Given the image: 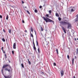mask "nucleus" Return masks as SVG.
<instances>
[{
	"label": "nucleus",
	"mask_w": 78,
	"mask_h": 78,
	"mask_svg": "<svg viewBox=\"0 0 78 78\" xmlns=\"http://www.w3.org/2000/svg\"><path fill=\"white\" fill-rule=\"evenodd\" d=\"M60 23L62 24L63 25H68L67 28L68 29H70L72 28V24L69 22V21L66 20H64L63 21H61Z\"/></svg>",
	"instance_id": "obj_1"
},
{
	"label": "nucleus",
	"mask_w": 78,
	"mask_h": 78,
	"mask_svg": "<svg viewBox=\"0 0 78 78\" xmlns=\"http://www.w3.org/2000/svg\"><path fill=\"white\" fill-rule=\"evenodd\" d=\"M7 67H9V68L12 69L11 66H10V65L9 64H5L3 66L2 69L3 70H4V69L5 71H8L9 72H11V69H8Z\"/></svg>",
	"instance_id": "obj_2"
},
{
	"label": "nucleus",
	"mask_w": 78,
	"mask_h": 78,
	"mask_svg": "<svg viewBox=\"0 0 78 78\" xmlns=\"http://www.w3.org/2000/svg\"><path fill=\"white\" fill-rule=\"evenodd\" d=\"M43 19L45 21L46 23H47L48 22H53V24H54V21H53L51 20H50L48 18H45L44 16H43Z\"/></svg>",
	"instance_id": "obj_3"
},
{
	"label": "nucleus",
	"mask_w": 78,
	"mask_h": 78,
	"mask_svg": "<svg viewBox=\"0 0 78 78\" xmlns=\"http://www.w3.org/2000/svg\"><path fill=\"white\" fill-rule=\"evenodd\" d=\"M60 73L61 76H62L63 75H64V71L62 70H61L60 71Z\"/></svg>",
	"instance_id": "obj_4"
},
{
	"label": "nucleus",
	"mask_w": 78,
	"mask_h": 78,
	"mask_svg": "<svg viewBox=\"0 0 78 78\" xmlns=\"http://www.w3.org/2000/svg\"><path fill=\"white\" fill-rule=\"evenodd\" d=\"M13 48L14 49H16V43H14L13 45Z\"/></svg>",
	"instance_id": "obj_5"
},
{
	"label": "nucleus",
	"mask_w": 78,
	"mask_h": 78,
	"mask_svg": "<svg viewBox=\"0 0 78 78\" xmlns=\"http://www.w3.org/2000/svg\"><path fill=\"white\" fill-rule=\"evenodd\" d=\"M4 76L5 78H12L11 76Z\"/></svg>",
	"instance_id": "obj_6"
},
{
	"label": "nucleus",
	"mask_w": 78,
	"mask_h": 78,
	"mask_svg": "<svg viewBox=\"0 0 78 78\" xmlns=\"http://www.w3.org/2000/svg\"><path fill=\"white\" fill-rule=\"evenodd\" d=\"M74 8L71 9V12H73L75 11V10L73 9H74Z\"/></svg>",
	"instance_id": "obj_7"
},
{
	"label": "nucleus",
	"mask_w": 78,
	"mask_h": 78,
	"mask_svg": "<svg viewBox=\"0 0 78 78\" xmlns=\"http://www.w3.org/2000/svg\"><path fill=\"white\" fill-rule=\"evenodd\" d=\"M72 65L74 63V58H73L72 59Z\"/></svg>",
	"instance_id": "obj_8"
},
{
	"label": "nucleus",
	"mask_w": 78,
	"mask_h": 78,
	"mask_svg": "<svg viewBox=\"0 0 78 78\" xmlns=\"http://www.w3.org/2000/svg\"><path fill=\"white\" fill-rule=\"evenodd\" d=\"M55 16L56 17H59V15L58 14V13H56Z\"/></svg>",
	"instance_id": "obj_9"
},
{
	"label": "nucleus",
	"mask_w": 78,
	"mask_h": 78,
	"mask_svg": "<svg viewBox=\"0 0 78 78\" xmlns=\"http://www.w3.org/2000/svg\"><path fill=\"white\" fill-rule=\"evenodd\" d=\"M33 48L34 50H35V51H36V47L35 46H34Z\"/></svg>",
	"instance_id": "obj_10"
},
{
	"label": "nucleus",
	"mask_w": 78,
	"mask_h": 78,
	"mask_svg": "<svg viewBox=\"0 0 78 78\" xmlns=\"http://www.w3.org/2000/svg\"><path fill=\"white\" fill-rule=\"evenodd\" d=\"M9 32L10 34H11V30L9 29Z\"/></svg>",
	"instance_id": "obj_11"
},
{
	"label": "nucleus",
	"mask_w": 78,
	"mask_h": 78,
	"mask_svg": "<svg viewBox=\"0 0 78 78\" xmlns=\"http://www.w3.org/2000/svg\"><path fill=\"white\" fill-rule=\"evenodd\" d=\"M56 51L57 52V54L58 55V54H59V53H58V49H56Z\"/></svg>",
	"instance_id": "obj_12"
},
{
	"label": "nucleus",
	"mask_w": 78,
	"mask_h": 78,
	"mask_svg": "<svg viewBox=\"0 0 78 78\" xmlns=\"http://www.w3.org/2000/svg\"><path fill=\"white\" fill-rule=\"evenodd\" d=\"M30 34L31 37H33V34H31V31L30 32Z\"/></svg>",
	"instance_id": "obj_13"
},
{
	"label": "nucleus",
	"mask_w": 78,
	"mask_h": 78,
	"mask_svg": "<svg viewBox=\"0 0 78 78\" xmlns=\"http://www.w3.org/2000/svg\"><path fill=\"white\" fill-rule=\"evenodd\" d=\"M36 42H37V46H39V44L38 43V42L37 41V40Z\"/></svg>",
	"instance_id": "obj_14"
},
{
	"label": "nucleus",
	"mask_w": 78,
	"mask_h": 78,
	"mask_svg": "<svg viewBox=\"0 0 78 78\" xmlns=\"http://www.w3.org/2000/svg\"><path fill=\"white\" fill-rule=\"evenodd\" d=\"M76 55H78V48L76 49Z\"/></svg>",
	"instance_id": "obj_15"
},
{
	"label": "nucleus",
	"mask_w": 78,
	"mask_h": 78,
	"mask_svg": "<svg viewBox=\"0 0 78 78\" xmlns=\"http://www.w3.org/2000/svg\"><path fill=\"white\" fill-rule=\"evenodd\" d=\"M2 40V41H3V42H5V39H4V38H3Z\"/></svg>",
	"instance_id": "obj_16"
},
{
	"label": "nucleus",
	"mask_w": 78,
	"mask_h": 78,
	"mask_svg": "<svg viewBox=\"0 0 78 78\" xmlns=\"http://www.w3.org/2000/svg\"><path fill=\"white\" fill-rule=\"evenodd\" d=\"M6 20H8V15H7L6 16Z\"/></svg>",
	"instance_id": "obj_17"
},
{
	"label": "nucleus",
	"mask_w": 78,
	"mask_h": 78,
	"mask_svg": "<svg viewBox=\"0 0 78 78\" xmlns=\"http://www.w3.org/2000/svg\"><path fill=\"white\" fill-rule=\"evenodd\" d=\"M45 16L47 17H49V15H48V14H47L45 15Z\"/></svg>",
	"instance_id": "obj_18"
},
{
	"label": "nucleus",
	"mask_w": 78,
	"mask_h": 78,
	"mask_svg": "<svg viewBox=\"0 0 78 78\" xmlns=\"http://www.w3.org/2000/svg\"><path fill=\"white\" fill-rule=\"evenodd\" d=\"M41 31H44V29L42 27H41Z\"/></svg>",
	"instance_id": "obj_19"
},
{
	"label": "nucleus",
	"mask_w": 78,
	"mask_h": 78,
	"mask_svg": "<svg viewBox=\"0 0 78 78\" xmlns=\"http://www.w3.org/2000/svg\"><path fill=\"white\" fill-rule=\"evenodd\" d=\"M12 55H14V51H12Z\"/></svg>",
	"instance_id": "obj_20"
},
{
	"label": "nucleus",
	"mask_w": 78,
	"mask_h": 78,
	"mask_svg": "<svg viewBox=\"0 0 78 78\" xmlns=\"http://www.w3.org/2000/svg\"><path fill=\"white\" fill-rule=\"evenodd\" d=\"M31 31L32 32L33 31V27H31Z\"/></svg>",
	"instance_id": "obj_21"
},
{
	"label": "nucleus",
	"mask_w": 78,
	"mask_h": 78,
	"mask_svg": "<svg viewBox=\"0 0 78 78\" xmlns=\"http://www.w3.org/2000/svg\"><path fill=\"white\" fill-rule=\"evenodd\" d=\"M21 66L23 67V68H24V66H23V63L21 64Z\"/></svg>",
	"instance_id": "obj_22"
},
{
	"label": "nucleus",
	"mask_w": 78,
	"mask_h": 78,
	"mask_svg": "<svg viewBox=\"0 0 78 78\" xmlns=\"http://www.w3.org/2000/svg\"><path fill=\"white\" fill-rule=\"evenodd\" d=\"M34 12L36 13H37V10L36 9H35L34 10Z\"/></svg>",
	"instance_id": "obj_23"
},
{
	"label": "nucleus",
	"mask_w": 78,
	"mask_h": 78,
	"mask_svg": "<svg viewBox=\"0 0 78 78\" xmlns=\"http://www.w3.org/2000/svg\"><path fill=\"white\" fill-rule=\"evenodd\" d=\"M5 59H6V58H7V56H6V53L5 54Z\"/></svg>",
	"instance_id": "obj_24"
},
{
	"label": "nucleus",
	"mask_w": 78,
	"mask_h": 78,
	"mask_svg": "<svg viewBox=\"0 0 78 78\" xmlns=\"http://www.w3.org/2000/svg\"><path fill=\"white\" fill-rule=\"evenodd\" d=\"M27 13H28V14H30V12H29L27 10Z\"/></svg>",
	"instance_id": "obj_25"
},
{
	"label": "nucleus",
	"mask_w": 78,
	"mask_h": 78,
	"mask_svg": "<svg viewBox=\"0 0 78 78\" xmlns=\"http://www.w3.org/2000/svg\"><path fill=\"white\" fill-rule=\"evenodd\" d=\"M38 52L39 53H40V50H39V48H38Z\"/></svg>",
	"instance_id": "obj_26"
},
{
	"label": "nucleus",
	"mask_w": 78,
	"mask_h": 78,
	"mask_svg": "<svg viewBox=\"0 0 78 78\" xmlns=\"http://www.w3.org/2000/svg\"><path fill=\"white\" fill-rule=\"evenodd\" d=\"M62 28L63 30H65V28L63 27H62Z\"/></svg>",
	"instance_id": "obj_27"
},
{
	"label": "nucleus",
	"mask_w": 78,
	"mask_h": 78,
	"mask_svg": "<svg viewBox=\"0 0 78 78\" xmlns=\"http://www.w3.org/2000/svg\"><path fill=\"white\" fill-rule=\"evenodd\" d=\"M58 20L60 21L61 20V18L60 17H59L58 18Z\"/></svg>",
	"instance_id": "obj_28"
},
{
	"label": "nucleus",
	"mask_w": 78,
	"mask_h": 78,
	"mask_svg": "<svg viewBox=\"0 0 78 78\" xmlns=\"http://www.w3.org/2000/svg\"><path fill=\"white\" fill-rule=\"evenodd\" d=\"M63 31H64L65 33L66 34V30L65 29V30H63Z\"/></svg>",
	"instance_id": "obj_29"
},
{
	"label": "nucleus",
	"mask_w": 78,
	"mask_h": 78,
	"mask_svg": "<svg viewBox=\"0 0 78 78\" xmlns=\"http://www.w3.org/2000/svg\"><path fill=\"white\" fill-rule=\"evenodd\" d=\"M67 57L68 59H69V55H67Z\"/></svg>",
	"instance_id": "obj_30"
},
{
	"label": "nucleus",
	"mask_w": 78,
	"mask_h": 78,
	"mask_svg": "<svg viewBox=\"0 0 78 78\" xmlns=\"http://www.w3.org/2000/svg\"><path fill=\"white\" fill-rule=\"evenodd\" d=\"M28 63L30 65H31V63L30 61L28 62Z\"/></svg>",
	"instance_id": "obj_31"
},
{
	"label": "nucleus",
	"mask_w": 78,
	"mask_h": 78,
	"mask_svg": "<svg viewBox=\"0 0 78 78\" xmlns=\"http://www.w3.org/2000/svg\"><path fill=\"white\" fill-rule=\"evenodd\" d=\"M49 12L50 13V14H51V11L49 10Z\"/></svg>",
	"instance_id": "obj_32"
},
{
	"label": "nucleus",
	"mask_w": 78,
	"mask_h": 78,
	"mask_svg": "<svg viewBox=\"0 0 78 78\" xmlns=\"http://www.w3.org/2000/svg\"><path fill=\"white\" fill-rule=\"evenodd\" d=\"M75 22H78V19L76 20H75Z\"/></svg>",
	"instance_id": "obj_33"
},
{
	"label": "nucleus",
	"mask_w": 78,
	"mask_h": 78,
	"mask_svg": "<svg viewBox=\"0 0 78 78\" xmlns=\"http://www.w3.org/2000/svg\"><path fill=\"white\" fill-rule=\"evenodd\" d=\"M54 65L55 66H56V64L55 63H54Z\"/></svg>",
	"instance_id": "obj_34"
},
{
	"label": "nucleus",
	"mask_w": 78,
	"mask_h": 78,
	"mask_svg": "<svg viewBox=\"0 0 78 78\" xmlns=\"http://www.w3.org/2000/svg\"><path fill=\"white\" fill-rule=\"evenodd\" d=\"M3 47H2V48H1V50H2V51H3Z\"/></svg>",
	"instance_id": "obj_35"
},
{
	"label": "nucleus",
	"mask_w": 78,
	"mask_h": 78,
	"mask_svg": "<svg viewBox=\"0 0 78 78\" xmlns=\"http://www.w3.org/2000/svg\"><path fill=\"white\" fill-rule=\"evenodd\" d=\"M1 72H2V73H3V69H2L1 70Z\"/></svg>",
	"instance_id": "obj_36"
},
{
	"label": "nucleus",
	"mask_w": 78,
	"mask_h": 78,
	"mask_svg": "<svg viewBox=\"0 0 78 78\" xmlns=\"http://www.w3.org/2000/svg\"><path fill=\"white\" fill-rule=\"evenodd\" d=\"M3 31L5 33L6 32V31H5V29H3Z\"/></svg>",
	"instance_id": "obj_37"
},
{
	"label": "nucleus",
	"mask_w": 78,
	"mask_h": 78,
	"mask_svg": "<svg viewBox=\"0 0 78 78\" xmlns=\"http://www.w3.org/2000/svg\"><path fill=\"white\" fill-rule=\"evenodd\" d=\"M3 51V53H5V51H4L3 50V51Z\"/></svg>",
	"instance_id": "obj_38"
},
{
	"label": "nucleus",
	"mask_w": 78,
	"mask_h": 78,
	"mask_svg": "<svg viewBox=\"0 0 78 78\" xmlns=\"http://www.w3.org/2000/svg\"><path fill=\"white\" fill-rule=\"evenodd\" d=\"M22 3L23 4V3H24V2H23V1H22Z\"/></svg>",
	"instance_id": "obj_39"
},
{
	"label": "nucleus",
	"mask_w": 78,
	"mask_h": 78,
	"mask_svg": "<svg viewBox=\"0 0 78 78\" xmlns=\"http://www.w3.org/2000/svg\"><path fill=\"white\" fill-rule=\"evenodd\" d=\"M0 18L2 19V15H0Z\"/></svg>",
	"instance_id": "obj_40"
},
{
	"label": "nucleus",
	"mask_w": 78,
	"mask_h": 78,
	"mask_svg": "<svg viewBox=\"0 0 78 78\" xmlns=\"http://www.w3.org/2000/svg\"><path fill=\"white\" fill-rule=\"evenodd\" d=\"M42 7L41 6H40L39 7L40 8H42Z\"/></svg>",
	"instance_id": "obj_41"
},
{
	"label": "nucleus",
	"mask_w": 78,
	"mask_h": 78,
	"mask_svg": "<svg viewBox=\"0 0 78 78\" xmlns=\"http://www.w3.org/2000/svg\"><path fill=\"white\" fill-rule=\"evenodd\" d=\"M22 22L23 23H25V22H24V20H22Z\"/></svg>",
	"instance_id": "obj_42"
},
{
	"label": "nucleus",
	"mask_w": 78,
	"mask_h": 78,
	"mask_svg": "<svg viewBox=\"0 0 78 78\" xmlns=\"http://www.w3.org/2000/svg\"><path fill=\"white\" fill-rule=\"evenodd\" d=\"M34 46H35V44H34V42L33 43Z\"/></svg>",
	"instance_id": "obj_43"
},
{
	"label": "nucleus",
	"mask_w": 78,
	"mask_h": 78,
	"mask_svg": "<svg viewBox=\"0 0 78 78\" xmlns=\"http://www.w3.org/2000/svg\"><path fill=\"white\" fill-rule=\"evenodd\" d=\"M74 58L75 59H76V58H77V57L76 56H75Z\"/></svg>",
	"instance_id": "obj_44"
},
{
	"label": "nucleus",
	"mask_w": 78,
	"mask_h": 78,
	"mask_svg": "<svg viewBox=\"0 0 78 78\" xmlns=\"http://www.w3.org/2000/svg\"><path fill=\"white\" fill-rule=\"evenodd\" d=\"M74 40H75V41H76V38H74Z\"/></svg>",
	"instance_id": "obj_45"
},
{
	"label": "nucleus",
	"mask_w": 78,
	"mask_h": 78,
	"mask_svg": "<svg viewBox=\"0 0 78 78\" xmlns=\"http://www.w3.org/2000/svg\"><path fill=\"white\" fill-rule=\"evenodd\" d=\"M25 32H26V33H27V31L26 30L25 31Z\"/></svg>",
	"instance_id": "obj_46"
},
{
	"label": "nucleus",
	"mask_w": 78,
	"mask_h": 78,
	"mask_svg": "<svg viewBox=\"0 0 78 78\" xmlns=\"http://www.w3.org/2000/svg\"><path fill=\"white\" fill-rule=\"evenodd\" d=\"M33 43L34 42V39H33Z\"/></svg>",
	"instance_id": "obj_47"
},
{
	"label": "nucleus",
	"mask_w": 78,
	"mask_h": 78,
	"mask_svg": "<svg viewBox=\"0 0 78 78\" xmlns=\"http://www.w3.org/2000/svg\"><path fill=\"white\" fill-rule=\"evenodd\" d=\"M33 43L34 42V39H33Z\"/></svg>",
	"instance_id": "obj_48"
},
{
	"label": "nucleus",
	"mask_w": 78,
	"mask_h": 78,
	"mask_svg": "<svg viewBox=\"0 0 78 78\" xmlns=\"http://www.w3.org/2000/svg\"><path fill=\"white\" fill-rule=\"evenodd\" d=\"M9 63H11V62H10V61H9Z\"/></svg>",
	"instance_id": "obj_49"
},
{
	"label": "nucleus",
	"mask_w": 78,
	"mask_h": 78,
	"mask_svg": "<svg viewBox=\"0 0 78 78\" xmlns=\"http://www.w3.org/2000/svg\"><path fill=\"white\" fill-rule=\"evenodd\" d=\"M73 78H75V76H74L73 77Z\"/></svg>",
	"instance_id": "obj_50"
},
{
	"label": "nucleus",
	"mask_w": 78,
	"mask_h": 78,
	"mask_svg": "<svg viewBox=\"0 0 78 78\" xmlns=\"http://www.w3.org/2000/svg\"><path fill=\"white\" fill-rule=\"evenodd\" d=\"M28 62H29V61H29V59H28Z\"/></svg>",
	"instance_id": "obj_51"
},
{
	"label": "nucleus",
	"mask_w": 78,
	"mask_h": 78,
	"mask_svg": "<svg viewBox=\"0 0 78 78\" xmlns=\"http://www.w3.org/2000/svg\"><path fill=\"white\" fill-rule=\"evenodd\" d=\"M35 34H36V32H35Z\"/></svg>",
	"instance_id": "obj_52"
},
{
	"label": "nucleus",
	"mask_w": 78,
	"mask_h": 78,
	"mask_svg": "<svg viewBox=\"0 0 78 78\" xmlns=\"http://www.w3.org/2000/svg\"><path fill=\"white\" fill-rule=\"evenodd\" d=\"M49 18H51V16H49Z\"/></svg>",
	"instance_id": "obj_53"
},
{
	"label": "nucleus",
	"mask_w": 78,
	"mask_h": 78,
	"mask_svg": "<svg viewBox=\"0 0 78 78\" xmlns=\"http://www.w3.org/2000/svg\"><path fill=\"white\" fill-rule=\"evenodd\" d=\"M25 8H27V7H25Z\"/></svg>",
	"instance_id": "obj_54"
},
{
	"label": "nucleus",
	"mask_w": 78,
	"mask_h": 78,
	"mask_svg": "<svg viewBox=\"0 0 78 78\" xmlns=\"http://www.w3.org/2000/svg\"><path fill=\"white\" fill-rule=\"evenodd\" d=\"M77 40H78V38H77Z\"/></svg>",
	"instance_id": "obj_55"
},
{
	"label": "nucleus",
	"mask_w": 78,
	"mask_h": 78,
	"mask_svg": "<svg viewBox=\"0 0 78 78\" xmlns=\"http://www.w3.org/2000/svg\"><path fill=\"white\" fill-rule=\"evenodd\" d=\"M42 73H44L43 72H42Z\"/></svg>",
	"instance_id": "obj_56"
}]
</instances>
